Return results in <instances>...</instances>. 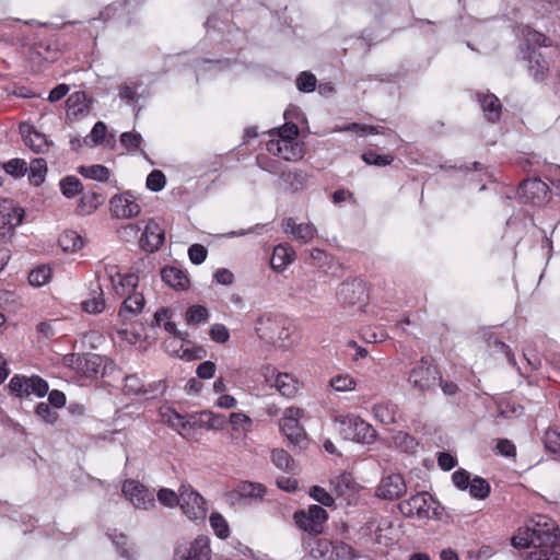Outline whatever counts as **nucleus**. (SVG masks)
<instances>
[{
    "mask_svg": "<svg viewBox=\"0 0 560 560\" xmlns=\"http://www.w3.org/2000/svg\"><path fill=\"white\" fill-rule=\"evenodd\" d=\"M106 275L118 295L127 294L138 285V276L133 273L121 275L115 267L106 268Z\"/></svg>",
    "mask_w": 560,
    "mask_h": 560,
    "instance_id": "nucleus-20",
    "label": "nucleus"
},
{
    "mask_svg": "<svg viewBox=\"0 0 560 560\" xmlns=\"http://www.w3.org/2000/svg\"><path fill=\"white\" fill-rule=\"evenodd\" d=\"M357 483L349 472H342L330 480L332 492L340 498L349 499L357 490Z\"/></svg>",
    "mask_w": 560,
    "mask_h": 560,
    "instance_id": "nucleus-27",
    "label": "nucleus"
},
{
    "mask_svg": "<svg viewBox=\"0 0 560 560\" xmlns=\"http://www.w3.org/2000/svg\"><path fill=\"white\" fill-rule=\"evenodd\" d=\"M158 501L166 508L180 506V488L178 493L168 488H161L156 493Z\"/></svg>",
    "mask_w": 560,
    "mask_h": 560,
    "instance_id": "nucleus-49",
    "label": "nucleus"
},
{
    "mask_svg": "<svg viewBox=\"0 0 560 560\" xmlns=\"http://www.w3.org/2000/svg\"><path fill=\"white\" fill-rule=\"evenodd\" d=\"M35 413L37 415V417H39L42 420L49 424H54L58 419L57 412L54 411L50 405L46 402H39L36 406Z\"/></svg>",
    "mask_w": 560,
    "mask_h": 560,
    "instance_id": "nucleus-60",
    "label": "nucleus"
},
{
    "mask_svg": "<svg viewBox=\"0 0 560 560\" xmlns=\"http://www.w3.org/2000/svg\"><path fill=\"white\" fill-rule=\"evenodd\" d=\"M374 418L383 424H393L396 422L397 406L389 401L375 404L372 407Z\"/></svg>",
    "mask_w": 560,
    "mask_h": 560,
    "instance_id": "nucleus-31",
    "label": "nucleus"
},
{
    "mask_svg": "<svg viewBox=\"0 0 560 560\" xmlns=\"http://www.w3.org/2000/svg\"><path fill=\"white\" fill-rule=\"evenodd\" d=\"M209 334L211 339L218 343H225L230 339V330L223 324L212 325Z\"/></svg>",
    "mask_w": 560,
    "mask_h": 560,
    "instance_id": "nucleus-62",
    "label": "nucleus"
},
{
    "mask_svg": "<svg viewBox=\"0 0 560 560\" xmlns=\"http://www.w3.org/2000/svg\"><path fill=\"white\" fill-rule=\"evenodd\" d=\"M548 190V186L542 180L533 178L523 180L517 194L525 202L537 205L546 199Z\"/></svg>",
    "mask_w": 560,
    "mask_h": 560,
    "instance_id": "nucleus-17",
    "label": "nucleus"
},
{
    "mask_svg": "<svg viewBox=\"0 0 560 560\" xmlns=\"http://www.w3.org/2000/svg\"><path fill=\"white\" fill-rule=\"evenodd\" d=\"M58 242L65 252H75L83 247V240L75 231H65Z\"/></svg>",
    "mask_w": 560,
    "mask_h": 560,
    "instance_id": "nucleus-36",
    "label": "nucleus"
},
{
    "mask_svg": "<svg viewBox=\"0 0 560 560\" xmlns=\"http://www.w3.org/2000/svg\"><path fill=\"white\" fill-rule=\"evenodd\" d=\"M362 160L369 165L386 166L392 164L394 156L392 154L381 155L375 151L369 150L362 154Z\"/></svg>",
    "mask_w": 560,
    "mask_h": 560,
    "instance_id": "nucleus-52",
    "label": "nucleus"
},
{
    "mask_svg": "<svg viewBox=\"0 0 560 560\" xmlns=\"http://www.w3.org/2000/svg\"><path fill=\"white\" fill-rule=\"evenodd\" d=\"M51 277V269L45 265L33 269L28 275V282L33 287L46 284Z\"/></svg>",
    "mask_w": 560,
    "mask_h": 560,
    "instance_id": "nucleus-45",
    "label": "nucleus"
},
{
    "mask_svg": "<svg viewBox=\"0 0 560 560\" xmlns=\"http://www.w3.org/2000/svg\"><path fill=\"white\" fill-rule=\"evenodd\" d=\"M25 143L35 152H44L48 148L46 137L35 130L30 131L24 136Z\"/></svg>",
    "mask_w": 560,
    "mask_h": 560,
    "instance_id": "nucleus-47",
    "label": "nucleus"
},
{
    "mask_svg": "<svg viewBox=\"0 0 560 560\" xmlns=\"http://www.w3.org/2000/svg\"><path fill=\"white\" fill-rule=\"evenodd\" d=\"M109 206L112 214L116 218H135L141 211V207L130 191L113 196L109 200Z\"/></svg>",
    "mask_w": 560,
    "mask_h": 560,
    "instance_id": "nucleus-14",
    "label": "nucleus"
},
{
    "mask_svg": "<svg viewBox=\"0 0 560 560\" xmlns=\"http://www.w3.org/2000/svg\"><path fill=\"white\" fill-rule=\"evenodd\" d=\"M122 493L136 509L150 510L155 506L154 492L137 480H126Z\"/></svg>",
    "mask_w": 560,
    "mask_h": 560,
    "instance_id": "nucleus-11",
    "label": "nucleus"
},
{
    "mask_svg": "<svg viewBox=\"0 0 560 560\" xmlns=\"http://www.w3.org/2000/svg\"><path fill=\"white\" fill-rule=\"evenodd\" d=\"M171 315L172 313L168 308L161 307L155 312L153 320L155 325L162 326L172 336L180 331L177 330L175 323L171 320Z\"/></svg>",
    "mask_w": 560,
    "mask_h": 560,
    "instance_id": "nucleus-40",
    "label": "nucleus"
},
{
    "mask_svg": "<svg viewBox=\"0 0 560 560\" xmlns=\"http://www.w3.org/2000/svg\"><path fill=\"white\" fill-rule=\"evenodd\" d=\"M166 177L163 172L154 170L147 177V187L152 191H160L165 187Z\"/></svg>",
    "mask_w": 560,
    "mask_h": 560,
    "instance_id": "nucleus-57",
    "label": "nucleus"
},
{
    "mask_svg": "<svg viewBox=\"0 0 560 560\" xmlns=\"http://www.w3.org/2000/svg\"><path fill=\"white\" fill-rule=\"evenodd\" d=\"M392 526V521L388 517H372L366 523V528L374 532L377 542L382 541V532Z\"/></svg>",
    "mask_w": 560,
    "mask_h": 560,
    "instance_id": "nucleus-53",
    "label": "nucleus"
},
{
    "mask_svg": "<svg viewBox=\"0 0 560 560\" xmlns=\"http://www.w3.org/2000/svg\"><path fill=\"white\" fill-rule=\"evenodd\" d=\"M78 373L86 377H95L102 369V358L98 354H82Z\"/></svg>",
    "mask_w": 560,
    "mask_h": 560,
    "instance_id": "nucleus-34",
    "label": "nucleus"
},
{
    "mask_svg": "<svg viewBox=\"0 0 560 560\" xmlns=\"http://www.w3.org/2000/svg\"><path fill=\"white\" fill-rule=\"evenodd\" d=\"M275 387L279 394L285 398H294L300 388L301 384L299 380L290 373H280L275 380Z\"/></svg>",
    "mask_w": 560,
    "mask_h": 560,
    "instance_id": "nucleus-28",
    "label": "nucleus"
},
{
    "mask_svg": "<svg viewBox=\"0 0 560 560\" xmlns=\"http://www.w3.org/2000/svg\"><path fill=\"white\" fill-rule=\"evenodd\" d=\"M335 422L339 424V434L348 441L370 444L375 440L376 431L373 427L353 415H338Z\"/></svg>",
    "mask_w": 560,
    "mask_h": 560,
    "instance_id": "nucleus-3",
    "label": "nucleus"
},
{
    "mask_svg": "<svg viewBox=\"0 0 560 560\" xmlns=\"http://www.w3.org/2000/svg\"><path fill=\"white\" fill-rule=\"evenodd\" d=\"M499 411L500 415L505 418L520 417L523 415L524 408L511 400H502L499 404Z\"/></svg>",
    "mask_w": 560,
    "mask_h": 560,
    "instance_id": "nucleus-56",
    "label": "nucleus"
},
{
    "mask_svg": "<svg viewBox=\"0 0 560 560\" xmlns=\"http://www.w3.org/2000/svg\"><path fill=\"white\" fill-rule=\"evenodd\" d=\"M162 280L174 289H185L189 284L188 277L176 267H165L161 271Z\"/></svg>",
    "mask_w": 560,
    "mask_h": 560,
    "instance_id": "nucleus-30",
    "label": "nucleus"
},
{
    "mask_svg": "<svg viewBox=\"0 0 560 560\" xmlns=\"http://www.w3.org/2000/svg\"><path fill=\"white\" fill-rule=\"evenodd\" d=\"M294 252L284 246L277 245L271 256V267L276 271H282L293 260Z\"/></svg>",
    "mask_w": 560,
    "mask_h": 560,
    "instance_id": "nucleus-32",
    "label": "nucleus"
},
{
    "mask_svg": "<svg viewBox=\"0 0 560 560\" xmlns=\"http://www.w3.org/2000/svg\"><path fill=\"white\" fill-rule=\"evenodd\" d=\"M329 385L336 392H351L355 389L357 382L350 374H338L330 378Z\"/></svg>",
    "mask_w": 560,
    "mask_h": 560,
    "instance_id": "nucleus-43",
    "label": "nucleus"
},
{
    "mask_svg": "<svg viewBox=\"0 0 560 560\" xmlns=\"http://www.w3.org/2000/svg\"><path fill=\"white\" fill-rule=\"evenodd\" d=\"M3 170L7 174L20 178L23 177L27 171V163L23 159H12L2 165Z\"/></svg>",
    "mask_w": 560,
    "mask_h": 560,
    "instance_id": "nucleus-50",
    "label": "nucleus"
},
{
    "mask_svg": "<svg viewBox=\"0 0 560 560\" xmlns=\"http://www.w3.org/2000/svg\"><path fill=\"white\" fill-rule=\"evenodd\" d=\"M283 230L287 234L291 235L292 238L303 243L311 242L316 233L314 225L304 223L296 224L292 218H288L283 221Z\"/></svg>",
    "mask_w": 560,
    "mask_h": 560,
    "instance_id": "nucleus-25",
    "label": "nucleus"
},
{
    "mask_svg": "<svg viewBox=\"0 0 560 560\" xmlns=\"http://www.w3.org/2000/svg\"><path fill=\"white\" fill-rule=\"evenodd\" d=\"M272 463L284 471H292L294 462L291 455L284 450H273L271 453Z\"/></svg>",
    "mask_w": 560,
    "mask_h": 560,
    "instance_id": "nucleus-48",
    "label": "nucleus"
},
{
    "mask_svg": "<svg viewBox=\"0 0 560 560\" xmlns=\"http://www.w3.org/2000/svg\"><path fill=\"white\" fill-rule=\"evenodd\" d=\"M180 509L194 522L205 521L208 513L206 500L190 485L180 486Z\"/></svg>",
    "mask_w": 560,
    "mask_h": 560,
    "instance_id": "nucleus-7",
    "label": "nucleus"
},
{
    "mask_svg": "<svg viewBox=\"0 0 560 560\" xmlns=\"http://www.w3.org/2000/svg\"><path fill=\"white\" fill-rule=\"evenodd\" d=\"M209 521L214 534L219 538L224 539L230 535L229 524L220 513H212Z\"/></svg>",
    "mask_w": 560,
    "mask_h": 560,
    "instance_id": "nucleus-51",
    "label": "nucleus"
},
{
    "mask_svg": "<svg viewBox=\"0 0 560 560\" xmlns=\"http://www.w3.org/2000/svg\"><path fill=\"white\" fill-rule=\"evenodd\" d=\"M316 77L308 71L301 72L296 78V88L303 93L313 92L316 88Z\"/></svg>",
    "mask_w": 560,
    "mask_h": 560,
    "instance_id": "nucleus-54",
    "label": "nucleus"
},
{
    "mask_svg": "<svg viewBox=\"0 0 560 560\" xmlns=\"http://www.w3.org/2000/svg\"><path fill=\"white\" fill-rule=\"evenodd\" d=\"M115 544L121 557L128 560H136L138 551L132 545L128 544L126 536L120 535L119 539L116 540Z\"/></svg>",
    "mask_w": 560,
    "mask_h": 560,
    "instance_id": "nucleus-59",
    "label": "nucleus"
},
{
    "mask_svg": "<svg viewBox=\"0 0 560 560\" xmlns=\"http://www.w3.org/2000/svg\"><path fill=\"white\" fill-rule=\"evenodd\" d=\"M407 491L404 477L400 474H390L383 477L376 488V495L384 500H397Z\"/></svg>",
    "mask_w": 560,
    "mask_h": 560,
    "instance_id": "nucleus-15",
    "label": "nucleus"
},
{
    "mask_svg": "<svg viewBox=\"0 0 560 560\" xmlns=\"http://www.w3.org/2000/svg\"><path fill=\"white\" fill-rule=\"evenodd\" d=\"M521 34L528 47V51L535 49L536 46L539 47H550L551 40L545 34L539 33L529 26H522Z\"/></svg>",
    "mask_w": 560,
    "mask_h": 560,
    "instance_id": "nucleus-33",
    "label": "nucleus"
},
{
    "mask_svg": "<svg viewBox=\"0 0 560 560\" xmlns=\"http://www.w3.org/2000/svg\"><path fill=\"white\" fill-rule=\"evenodd\" d=\"M100 293L98 296H94L88 301L82 303L83 310L88 313L97 314L101 313L105 308V301L103 299V292L98 287Z\"/></svg>",
    "mask_w": 560,
    "mask_h": 560,
    "instance_id": "nucleus-58",
    "label": "nucleus"
},
{
    "mask_svg": "<svg viewBox=\"0 0 560 560\" xmlns=\"http://www.w3.org/2000/svg\"><path fill=\"white\" fill-rule=\"evenodd\" d=\"M230 423L233 431L237 432L240 435H245L252 428V419L242 412H232Z\"/></svg>",
    "mask_w": 560,
    "mask_h": 560,
    "instance_id": "nucleus-42",
    "label": "nucleus"
},
{
    "mask_svg": "<svg viewBox=\"0 0 560 560\" xmlns=\"http://www.w3.org/2000/svg\"><path fill=\"white\" fill-rule=\"evenodd\" d=\"M141 135L133 132H124L120 136V143L130 151L139 149L141 144Z\"/></svg>",
    "mask_w": 560,
    "mask_h": 560,
    "instance_id": "nucleus-64",
    "label": "nucleus"
},
{
    "mask_svg": "<svg viewBox=\"0 0 560 560\" xmlns=\"http://www.w3.org/2000/svg\"><path fill=\"white\" fill-rule=\"evenodd\" d=\"M310 495L317 502L325 506H331L334 504L332 495L319 486H314L310 490Z\"/></svg>",
    "mask_w": 560,
    "mask_h": 560,
    "instance_id": "nucleus-61",
    "label": "nucleus"
},
{
    "mask_svg": "<svg viewBox=\"0 0 560 560\" xmlns=\"http://www.w3.org/2000/svg\"><path fill=\"white\" fill-rule=\"evenodd\" d=\"M144 303L145 301L141 293L133 292L128 294L118 312L121 324L127 325L139 315L143 310Z\"/></svg>",
    "mask_w": 560,
    "mask_h": 560,
    "instance_id": "nucleus-22",
    "label": "nucleus"
},
{
    "mask_svg": "<svg viewBox=\"0 0 560 560\" xmlns=\"http://www.w3.org/2000/svg\"><path fill=\"white\" fill-rule=\"evenodd\" d=\"M9 390L19 398H28L32 395L42 398L47 395L49 385L38 375H14L10 380Z\"/></svg>",
    "mask_w": 560,
    "mask_h": 560,
    "instance_id": "nucleus-4",
    "label": "nucleus"
},
{
    "mask_svg": "<svg viewBox=\"0 0 560 560\" xmlns=\"http://www.w3.org/2000/svg\"><path fill=\"white\" fill-rule=\"evenodd\" d=\"M255 331L260 340L279 347H285V341L290 338L284 320L271 313L258 316L255 322Z\"/></svg>",
    "mask_w": 560,
    "mask_h": 560,
    "instance_id": "nucleus-2",
    "label": "nucleus"
},
{
    "mask_svg": "<svg viewBox=\"0 0 560 560\" xmlns=\"http://www.w3.org/2000/svg\"><path fill=\"white\" fill-rule=\"evenodd\" d=\"M329 550L331 560H353L355 558L352 547L345 542L331 544L327 540H318L317 548L313 549V552L318 551L320 556H324Z\"/></svg>",
    "mask_w": 560,
    "mask_h": 560,
    "instance_id": "nucleus-23",
    "label": "nucleus"
},
{
    "mask_svg": "<svg viewBox=\"0 0 560 560\" xmlns=\"http://www.w3.org/2000/svg\"><path fill=\"white\" fill-rule=\"evenodd\" d=\"M164 242V230L155 221L149 220L140 238L141 247L149 253L158 250Z\"/></svg>",
    "mask_w": 560,
    "mask_h": 560,
    "instance_id": "nucleus-18",
    "label": "nucleus"
},
{
    "mask_svg": "<svg viewBox=\"0 0 560 560\" xmlns=\"http://www.w3.org/2000/svg\"><path fill=\"white\" fill-rule=\"evenodd\" d=\"M185 318L188 324L198 325L208 320L209 312L202 305H192L186 311Z\"/></svg>",
    "mask_w": 560,
    "mask_h": 560,
    "instance_id": "nucleus-46",
    "label": "nucleus"
},
{
    "mask_svg": "<svg viewBox=\"0 0 560 560\" xmlns=\"http://www.w3.org/2000/svg\"><path fill=\"white\" fill-rule=\"evenodd\" d=\"M60 190L67 198H73L83 191L80 179L75 176H67L60 180Z\"/></svg>",
    "mask_w": 560,
    "mask_h": 560,
    "instance_id": "nucleus-39",
    "label": "nucleus"
},
{
    "mask_svg": "<svg viewBox=\"0 0 560 560\" xmlns=\"http://www.w3.org/2000/svg\"><path fill=\"white\" fill-rule=\"evenodd\" d=\"M66 103L68 110L72 112L74 115L82 114L89 109L88 96L82 91H78L69 95Z\"/></svg>",
    "mask_w": 560,
    "mask_h": 560,
    "instance_id": "nucleus-38",
    "label": "nucleus"
},
{
    "mask_svg": "<svg viewBox=\"0 0 560 560\" xmlns=\"http://www.w3.org/2000/svg\"><path fill=\"white\" fill-rule=\"evenodd\" d=\"M163 346L166 352L171 355L186 361L200 359L205 354V350L202 348H195L182 332L170 336L165 339Z\"/></svg>",
    "mask_w": 560,
    "mask_h": 560,
    "instance_id": "nucleus-9",
    "label": "nucleus"
},
{
    "mask_svg": "<svg viewBox=\"0 0 560 560\" xmlns=\"http://www.w3.org/2000/svg\"><path fill=\"white\" fill-rule=\"evenodd\" d=\"M393 443L397 448L406 453H413L418 446L416 439L404 431H398L393 435Z\"/></svg>",
    "mask_w": 560,
    "mask_h": 560,
    "instance_id": "nucleus-41",
    "label": "nucleus"
},
{
    "mask_svg": "<svg viewBox=\"0 0 560 560\" xmlns=\"http://www.w3.org/2000/svg\"><path fill=\"white\" fill-rule=\"evenodd\" d=\"M267 151L289 162L299 161L304 155L303 144L298 139L270 140L267 143Z\"/></svg>",
    "mask_w": 560,
    "mask_h": 560,
    "instance_id": "nucleus-16",
    "label": "nucleus"
},
{
    "mask_svg": "<svg viewBox=\"0 0 560 560\" xmlns=\"http://www.w3.org/2000/svg\"><path fill=\"white\" fill-rule=\"evenodd\" d=\"M210 539L198 536L189 545L179 546L175 550L174 560H210Z\"/></svg>",
    "mask_w": 560,
    "mask_h": 560,
    "instance_id": "nucleus-13",
    "label": "nucleus"
},
{
    "mask_svg": "<svg viewBox=\"0 0 560 560\" xmlns=\"http://www.w3.org/2000/svg\"><path fill=\"white\" fill-rule=\"evenodd\" d=\"M24 211L9 200L0 201V230H12L23 221Z\"/></svg>",
    "mask_w": 560,
    "mask_h": 560,
    "instance_id": "nucleus-24",
    "label": "nucleus"
},
{
    "mask_svg": "<svg viewBox=\"0 0 560 560\" xmlns=\"http://www.w3.org/2000/svg\"><path fill=\"white\" fill-rule=\"evenodd\" d=\"M432 497L428 492H418L398 504L400 513L406 517L417 516L420 520L430 517Z\"/></svg>",
    "mask_w": 560,
    "mask_h": 560,
    "instance_id": "nucleus-12",
    "label": "nucleus"
},
{
    "mask_svg": "<svg viewBox=\"0 0 560 560\" xmlns=\"http://www.w3.org/2000/svg\"><path fill=\"white\" fill-rule=\"evenodd\" d=\"M266 493V487L262 483L242 481L232 491L228 493L231 502L242 499L260 500Z\"/></svg>",
    "mask_w": 560,
    "mask_h": 560,
    "instance_id": "nucleus-19",
    "label": "nucleus"
},
{
    "mask_svg": "<svg viewBox=\"0 0 560 560\" xmlns=\"http://www.w3.org/2000/svg\"><path fill=\"white\" fill-rule=\"evenodd\" d=\"M478 101L485 114V117L490 122H497L502 113V104L494 94H477Z\"/></svg>",
    "mask_w": 560,
    "mask_h": 560,
    "instance_id": "nucleus-26",
    "label": "nucleus"
},
{
    "mask_svg": "<svg viewBox=\"0 0 560 560\" xmlns=\"http://www.w3.org/2000/svg\"><path fill=\"white\" fill-rule=\"evenodd\" d=\"M208 255L207 248L201 244H192L188 248V256L192 264L200 265L202 264Z\"/></svg>",
    "mask_w": 560,
    "mask_h": 560,
    "instance_id": "nucleus-63",
    "label": "nucleus"
},
{
    "mask_svg": "<svg viewBox=\"0 0 560 560\" xmlns=\"http://www.w3.org/2000/svg\"><path fill=\"white\" fill-rule=\"evenodd\" d=\"M304 410L298 407H289L284 410L283 417L280 420V430L288 439V441L295 445L303 447L306 444V433L304 428L300 424V419L303 417Z\"/></svg>",
    "mask_w": 560,
    "mask_h": 560,
    "instance_id": "nucleus-6",
    "label": "nucleus"
},
{
    "mask_svg": "<svg viewBox=\"0 0 560 560\" xmlns=\"http://www.w3.org/2000/svg\"><path fill=\"white\" fill-rule=\"evenodd\" d=\"M327 517L326 510L316 504L311 505L306 511H298L293 515L295 525L310 534H320Z\"/></svg>",
    "mask_w": 560,
    "mask_h": 560,
    "instance_id": "nucleus-8",
    "label": "nucleus"
},
{
    "mask_svg": "<svg viewBox=\"0 0 560 560\" xmlns=\"http://www.w3.org/2000/svg\"><path fill=\"white\" fill-rule=\"evenodd\" d=\"M27 167L31 184L39 186L44 182L47 172L46 161L44 159H34Z\"/></svg>",
    "mask_w": 560,
    "mask_h": 560,
    "instance_id": "nucleus-37",
    "label": "nucleus"
},
{
    "mask_svg": "<svg viewBox=\"0 0 560 560\" xmlns=\"http://www.w3.org/2000/svg\"><path fill=\"white\" fill-rule=\"evenodd\" d=\"M79 174L83 177L105 183L110 177V171L104 165L93 164V165H82L78 168Z\"/></svg>",
    "mask_w": 560,
    "mask_h": 560,
    "instance_id": "nucleus-35",
    "label": "nucleus"
},
{
    "mask_svg": "<svg viewBox=\"0 0 560 560\" xmlns=\"http://www.w3.org/2000/svg\"><path fill=\"white\" fill-rule=\"evenodd\" d=\"M527 71L536 82H542L549 75V65L545 57L536 49L527 51Z\"/></svg>",
    "mask_w": 560,
    "mask_h": 560,
    "instance_id": "nucleus-21",
    "label": "nucleus"
},
{
    "mask_svg": "<svg viewBox=\"0 0 560 560\" xmlns=\"http://www.w3.org/2000/svg\"><path fill=\"white\" fill-rule=\"evenodd\" d=\"M337 296L340 303L362 310L368 299L366 285L360 279L343 281L339 285Z\"/></svg>",
    "mask_w": 560,
    "mask_h": 560,
    "instance_id": "nucleus-10",
    "label": "nucleus"
},
{
    "mask_svg": "<svg viewBox=\"0 0 560 560\" xmlns=\"http://www.w3.org/2000/svg\"><path fill=\"white\" fill-rule=\"evenodd\" d=\"M468 489L470 495L479 500L486 499L490 493L489 482L481 477H475L471 479Z\"/></svg>",
    "mask_w": 560,
    "mask_h": 560,
    "instance_id": "nucleus-44",
    "label": "nucleus"
},
{
    "mask_svg": "<svg viewBox=\"0 0 560 560\" xmlns=\"http://www.w3.org/2000/svg\"><path fill=\"white\" fill-rule=\"evenodd\" d=\"M105 198L102 194L90 190L82 195L79 200L77 211L80 214H90L94 212L103 202Z\"/></svg>",
    "mask_w": 560,
    "mask_h": 560,
    "instance_id": "nucleus-29",
    "label": "nucleus"
},
{
    "mask_svg": "<svg viewBox=\"0 0 560 560\" xmlns=\"http://www.w3.org/2000/svg\"><path fill=\"white\" fill-rule=\"evenodd\" d=\"M544 443L548 452L560 454V432L557 429H548L545 432Z\"/></svg>",
    "mask_w": 560,
    "mask_h": 560,
    "instance_id": "nucleus-55",
    "label": "nucleus"
},
{
    "mask_svg": "<svg viewBox=\"0 0 560 560\" xmlns=\"http://www.w3.org/2000/svg\"><path fill=\"white\" fill-rule=\"evenodd\" d=\"M440 378L441 374L438 366L422 358L410 371L408 382L413 388L425 393L434 389Z\"/></svg>",
    "mask_w": 560,
    "mask_h": 560,
    "instance_id": "nucleus-5",
    "label": "nucleus"
},
{
    "mask_svg": "<svg viewBox=\"0 0 560 560\" xmlns=\"http://www.w3.org/2000/svg\"><path fill=\"white\" fill-rule=\"evenodd\" d=\"M515 548L534 547L527 560H560V533L555 523L545 520L512 538Z\"/></svg>",
    "mask_w": 560,
    "mask_h": 560,
    "instance_id": "nucleus-1",
    "label": "nucleus"
}]
</instances>
